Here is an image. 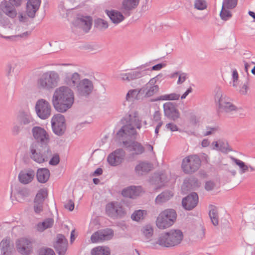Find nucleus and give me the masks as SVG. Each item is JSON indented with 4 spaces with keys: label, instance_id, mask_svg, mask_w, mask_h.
<instances>
[{
    "label": "nucleus",
    "instance_id": "f257e3e1",
    "mask_svg": "<svg viewBox=\"0 0 255 255\" xmlns=\"http://www.w3.org/2000/svg\"><path fill=\"white\" fill-rule=\"evenodd\" d=\"M74 102V92L68 87L62 86L55 90L52 98V104L57 112H66L72 107Z\"/></svg>",
    "mask_w": 255,
    "mask_h": 255
},
{
    "label": "nucleus",
    "instance_id": "f03ea898",
    "mask_svg": "<svg viewBox=\"0 0 255 255\" xmlns=\"http://www.w3.org/2000/svg\"><path fill=\"white\" fill-rule=\"evenodd\" d=\"M124 121H125V125L119 130L117 134L121 137L129 136L130 138H135V135L137 132L134 127L138 129L141 127V121L139 120L138 114L137 112L129 114ZM125 124V122H124Z\"/></svg>",
    "mask_w": 255,
    "mask_h": 255
},
{
    "label": "nucleus",
    "instance_id": "7ed1b4c3",
    "mask_svg": "<svg viewBox=\"0 0 255 255\" xmlns=\"http://www.w3.org/2000/svg\"><path fill=\"white\" fill-rule=\"evenodd\" d=\"M14 124L12 132L17 135L22 130H29L35 125V121L28 110H20L16 114Z\"/></svg>",
    "mask_w": 255,
    "mask_h": 255
},
{
    "label": "nucleus",
    "instance_id": "20e7f679",
    "mask_svg": "<svg viewBox=\"0 0 255 255\" xmlns=\"http://www.w3.org/2000/svg\"><path fill=\"white\" fill-rule=\"evenodd\" d=\"M183 233L179 229H174L160 233V246L170 248L179 245L183 239Z\"/></svg>",
    "mask_w": 255,
    "mask_h": 255
},
{
    "label": "nucleus",
    "instance_id": "39448f33",
    "mask_svg": "<svg viewBox=\"0 0 255 255\" xmlns=\"http://www.w3.org/2000/svg\"><path fill=\"white\" fill-rule=\"evenodd\" d=\"M60 81L59 75L55 71H48L43 73L37 81L39 89L50 91L57 86Z\"/></svg>",
    "mask_w": 255,
    "mask_h": 255
},
{
    "label": "nucleus",
    "instance_id": "423d86ee",
    "mask_svg": "<svg viewBox=\"0 0 255 255\" xmlns=\"http://www.w3.org/2000/svg\"><path fill=\"white\" fill-rule=\"evenodd\" d=\"M30 153V158L39 163L47 161L52 156V151L49 145H39V143L31 144Z\"/></svg>",
    "mask_w": 255,
    "mask_h": 255
},
{
    "label": "nucleus",
    "instance_id": "0eeeda50",
    "mask_svg": "<svg viewBox=\"0 0 255 255\" xmlns=\"http://www.w3.org/2000/svg\"><path fill=\"white\" fill-rule=\"evenodd\" d=\"M215 98L218 103L220 112L230 113L237 110L236 107L231 102L230 99L220 88L217 89Z\"/></svg>",
    "mask_w": 255,
    "mask_h": 255
},
{
    "label": "nucleus",
    "instance_id": "6e6552de",
    "mask_svg": "<svg viewBox=\"0 0 255 255\" xmlns=\"http://www.w3.org/2000/svg\"><path fill=\"white\" fill-rule=\"evenodd\" d=\"M201 160L199 157L196 155H191L183 159L182 168L183 171L188 174H192L196 172L200 168Z\"/></svg>",
    "mask_w": 255,
    "mask_h": 255
},
{
    "label": "nucleus",
    "instance_id": "1a4fd4ad",
    "mask_svg": "<svg viewBox=\"0 0 255 255\" xmlns=\"http://www.w3.org/2000/svg\"><path fill=\"white\" fill-rule=\"evenodd\" d=\"M177 213L172 209H168L160 213V230L171 227L176 222Z\"/></svg>",
    "mask_w": 255,
    "mask_h": 255
},
{
    "label": "nucleus",
    "instance_id": "9d476101",
    "mask_svg": "<svg viewBox=\"0 0 255 255\" xmlns=\"http://www.w3.org/2000/svg\"><path fill=\"white\" fill-rule=\"evenodd\" d=\"M106 212L109 217L114 219L123 218L126 214L123 206L118 202H112L107 204Z\"/></svg>",
    "mask_w": 255,
    "mask_h": 255
},
{
    "label": "nucleus",
    "instance_id": "9b49d317",
    "mask_svg": "<svg viewBox=\"0 0 255 255\" xmlns=\"http://www.w3.org/2000/svg\"><path fill=\"white\" fill-rule=\"evenodd\" d=\"M32 133L36 142L33 143H39V145H48L50 137L47 131L40 127L35 126L32 129Z\"/></svg>",
    "mask_w": 255,
    "mask_h": 255
},
{
    "label": "nucleus",
    "instance_id": "f8f14e48",
    "mask_svg": "<svg viewBox=\"0 0 255 255\" xmlns=\"http://www.w3.org/2000/svg\"><path fill=\"white\" fill-rule=\"evenodd\" d=\"M51 126L53 132L57 135H62L66 130L65 119L60 114L55 115L51 119Z\"/></svg>",
    "mask_w": 255,
    "mask_h": 255
},
{
    "label": "nucleus",
    "instance_id": "ddd939ff",
    "mask_svg": "<svg viewBox=\"0 0 255 255\" xmlns=\"http://www.w3.org/2000/svg\"><path fill=\"white\" fill-rule=\"evenodd\" d=\"M35 111L38 117L42 120L48 118L51 115V106L46 100H38L35 104Z\"/></svg>",
    "mask_w": 255,
    "mask_h": 255
},
{
    "label": "nucleus",
    "instance_id": "4468645a",
    "mask_svg": "<svg viewBox=\"0 0 255 255\" xmlns=\"http://www.w3.org/2000/svg\"><path fill=\"white\" fill-rule=\"evenodd\" d=\"M33 242L31 239L21 238L16 242L17 252L21 255H30L33 252Z\"/></svg>",
    "mask_w": 255,
    "mask_h": 255
},
{
    "label": "nucleus",
    "instance_id": "2eb2a0df",
    "mask_svg": "<svg viewBox=\"0 0 255 255\" xmlns=\"http://www.w3.org/2000/svg\"><path fill=\"white\" fill-rule=\"evenodd\" d=\"M77 94L79 97H88L92 93L94 86L91 81L84 79L76 86Z\"/></svg>",
    "mask_w": 255,
    "mask_h": 255
},
{
    "label": "nucleus",
    "instance_id": "dca6fc26",
    "mask_svg": "<svg viewBox=\"0 0 255 255\" xmlns=\"http://www.w3.org/2000/svg\"><path fill=\"white\" fill-rule=\"evenodd\" d=\"M113 236V230L111 229L106 228L93 233L91 237V240L93 243H96L110 240L112 239Z\"/></svg>",
    "mask_w": 255,
    "mask_h": 255
},
{
    "label": "nucleus",
    "instance_id": "f3484780",
    "mask_svg": "<svg viewBox=\"0 0 255 255\" xmlns=\"http://www.w3.org/2000/svg\"><path fill=\"white\" fill-rule=\"evenodd\" d=\"M22 1V0H9V3L5 1L3 6L1 5V10L6 15L13 18L17 15L16 11L13 6H20Z\"/></svg>",
    "mask_w": 255,
    "mask_h": 255
},
{
    "label": "nucleus",
    "instance_id": "a211bd4d",
    "mask_svg": "<svg viewBox=\"0 0 255 255\" xmlns=\"http://www.w3.org/2000/svg\"><path fill=\"white\" fill-rule=\"evenodd\" d=\"M126 155V152L122 148H119L110 153L107 161L111 166H116L122 163Z\"/></svg>",
    "mask_w": 255,
    "mask_h": 255
},
{
    "label": "nucleus",
    "instance_id": "6ab92c4d",
    "mask_svg": "<svg viewBox=\"0 0 255 255\" xmlns=\"http://www.w3.org/2000/svg\"><path fill=\"white\" fill-rule=\"evenodd\" d=\"M92 19L90 16L77 17L73 22V24L77 27L81 28L85 32H88L91 28Z\"/></svg>",
    "mask_w": 255,
    "mask_h": 255
},
{
    "label": "nucleus",
    "instance_id": "aec40b11",
    "mask_svg": "<svg viewBox=\"0 0 255 255\" xmlns=\"http://www.w3.org/2000/svg\"><path fill=\"white\" fill-rule=\"evenodd\" d=\"M164 115L168 118L176 121L180 118V113L174 103L167 102L163 105Z\"/></svg>",
    "mask_w": 255,
    "mask_h": 255
},
{
    "label": "nucleus",
    "instance_id": "412c9836",
    "mask_svg": "<svg viewBox=\"0 0 255 255\" xmlns=\"http://www.w3.org/2000/svg\"><path fill=\"white\" fill-rule=\"evenodd\" d=\"M57 239L53 247L58 255H65L68 247L67 240L62 234H58Z\"/></svg>",
    "mask_w": 255,
    "mask_h": 255
},
{
    "label": "nucleus",
    "instance_id": "4be33fe9",
    "mask_svg": "<svg viewBox=\"0 0 255 255\" xmlns=\"http://www.w3.org/2000/svg\"><path fill=\"white\" fill-rule=\"evenodd\" d=\"M140 0H123L120 9L127 16H129L131 11L135 9L139 4Z\"/></svg>",
    "mask_w": 255,
    "mask_h": 255
},
{
    "label": "nucleus",
    "instance_id": "5701e85b",
    "mask_svg": "<svg viewBox=\"0 0 255 255\" xmlns=\"http://www.w3.org/2000/svg\"><path fill=\"white\" fill-rule=\"evenodd\" d=\"M123 143L128 150L132 152L133 155H139L144 152V147L137 141L125 140Z\"/></svg>",
    "mask_w": 255,
    "mask_h": 255
},
{
    "label": "nucleus",
    "instance_id": "b1692460",
    "mask_svg": "<svg viewBox=\"0 0 255 255\" xmlns=\"http://www.w3.org/2000/svg\"><path fill=\"white\" fill-rule=\"evenodd\" d=\"M198 203V196L195 192H193L182 199V204L184 209L191 210L194 208Z\"/></svg>",
    "mask_w": 255,
    "mask_h": 255
},
{
    "label": "nucleus",
    "instance_id": "393cba45",
    "mask_svg": "<svg viewBox=\"0 0 255 255\" xmlns=\"http://www.w3.org/2000/svg\"><path fill=\"white\" fill-rule=\"evenodd\" d=\"M46 192L43 190H40L36 195L34 200V211L38 214L43 211V206Z\"/></svg>",
    "mask_w": 255,
    "mask_h": 255
},
{
    "label": "nucleus",
    "instance_id": "a878e982",
    "mask_svg": "<svg viewBox=\"0 0 255 255\" xmlns=\"http://www.w3.org/2000/svg\"><path fill=\"white\" fill-rule=\"evenodd\" d=\"M41 0H28L26 3V13L30 18L35 16L36 12L38 10Z\"/></svg>",
    "mask_w": 255,
    "mask_h": 255
},
{
    "label": "nucleus",
    "instance_id": "bb28decb",
    "mask_svg": "<svg viewBox=\"0 0 255 255\" xmlns=\"http://www.w3.org/2000/svg\"><path fill=\"white\" fill-rule=\"evenodd\" d=\"M141 189L140 186H129L122 190V195L125 197L135 199L136 197L139 196Z\"/></svg>",
    "mask_w": 255,
    "mask_h": 255
},
{
    "label": "nucleus",
    "instance_id": "cd10ccee",
    "mask_svg": "<svg viewBox=\"0 0 255 255\" xmlns=\"http://www.w3.org/2000/svg\"><path fill=\"white\" fill-rule=\"evenodd\" d=\"M143 75V74L141 71L131 70L128 73H120L119 77L123 81L130 82L138 79Z\"/></svg>",
    "mask_w": 255,
    "mask_h": 255
},
{
    "label": "nucleus",
    "instance_id": "c85d7f7f",
    "mask_svg": "<svg viewBox=\"0 0 255 255\" xmlns=\"http://www.w3.org/2000/svg\"><path fill=\"white\" fill-rule=\"evenodd\" d=\"M158 75L151 79L148 83L146 84L147 88L146 97H150L156 94L159 90L158 85L156 84L158 80Z\"/></svg>",
    "mask_w": 255,
    "mask_h": 255
},
{
    "label": "nucleus",
    "instance_id": "c756f323",
    "mask_svg": "<svg viewBox=\"0 0 255 255\" xmlns=\"http://www.w3.org/2000/svg\"><path fill=\"white\" fill-rule=\"evenodd\" d=\"M35 176V172L32 169L21 171L18 174V179L20 183L27 184L31 182Z\"/></svg>",
    "mask_w": 255,
    "mask_h": 255
},
{
    "label": "nucleus",
    "instance_id": "7c9ffc66",
    "mask_svg": "<svg viewBox=\"0 0 255 255\" xmlns=\"http://www.w3.org/2000/svg\"><path fill=\"white\" fill-rule=\"evenodd\" d=\"M152 164L148 162H140L135 167V171L138 175H143L149 172L152 168Z\"/></svg>",
    "mask_w": 255,
    "mask_h": 255
},
{
    "label": "nucleus",
    "instance_id": "2f4dec72",
    "mask_svg": "<svg viewBox=\"0 0 255 255\" xmlns=\"http://www.w3.org/2000/svg\"><path fill=\"white\" fill-rule=\"evenodd\" d=\"M106 13L114 23H119L125 19L123 13L116 10H106Z\"/></svg>",
    "mask_w": 255,
    "mask_h": 255
},
{
    "label": "nucleus",
    "instance_id": "473e14b6",
    "mask_svg": "<svg viewBox=\"0 0 255 255\" xmlns=\"http://www.w3.org/2000/svg\"><path fill=\"white\" fill-rule=\"evenodd\" d=\"M50 177V171L46 168H39L36 172L38 181L41 183H46Z\"/></svg>",
    "mask_w": 255,
    "mask_h": 255
},
{
    "label": "nucleus",
    "instance_id": "72a5a7b5",
    "mask_svg": "<svg viewBox=\"0 0 255 255\" xmlns=\"http://www.w3.org/2000/svg\"><path fill=\"white\" fill-rule=\"evenodd\" d=\"M1 251L2 255H11L13 250V247L10 245L9 239H3L0 244Z\"/></svg>",
    "mask_w": 255,
    "mask_h": 255
},
{
    "label": "nucleus",
    "instance_id": "f704fd0d",
    "mask_svg": "<svg viewBox=\"0 0 255 255\" xmlns=\"http://www.w3.org/2000/svg\"><path fill=\"white\" fill-rule=\"evenodd\" d=\"M209 211V216L212 224L214 226H217L219 224V214L216 207L213 205H210Z\"/></svg>",
    "mask_w": 255,
    "mask_h": 255
},
{
    "label": "nucleus",
    "instance_id": "c9c22d12",
    "mask_svg": "<svg viewBox=\"0 0 255 255\" xmlns=\"http://www.w3.org/2000/svg\"><path fill=\"white\" fill-rule=\"evenodd\" d=\"M231 159L235 165L239 167L241 174H243L249 171V167L244 162L234 157H231Z\"/></svg>",
    "mask_w": 255,
    "mask_h": 255
},
{
    "label": "nucleus",
    "instance_id": "e433bc0d",
    "mask_svg": "<svg viewBox=\"0 0 255 255\" xmlns=\"http://www.w3.org/2000/svg\"><path fill=\"white\" fill-rule=\"evenodd\" d=\"M80 75L75 72L73 73L71 76H66L65 78V82L67 85L71 87L75 86L76 84H77L80 81Z\"/></svg>",
    "mask_w": 255,
    "mask_h": 255
},
{
    "label": "nucleus",
    "instance_id": "4c0bfd02",
    "mask_svg": "<svg viewBox=\"0 0 255 255\" xmlns=\"http://www.w3.org/2000/svg\"><path fill=\"white\" fill-rule=\"evenodd\" d=\"M91 255H110V250L108 247L99 246L92 250Z\"/></svg>",
    "mask_w": 255,
    "mask_h": 255
},
{
    "label": "nucleus",
    "instance_id": "58836bf2",
    "mask_svg": "<svg viewBox=\"0 0 255 255\" xmlns=\"http://www.w3.org/2000/svg\"><path fill=\"white\" fill-rule=\"evenodd\" d=\"M172 51V49L169 44L163 43L160 47V59L165 58Z\"/></svg>",
    "mask_w": 255,
    "mask_h": 255
},
{
    "label": "nucleus",
    "instance_id": "ea45409f",
    "mask_svg": "<svg viewBox=\"0 0 255 255\" xmlns=\"http://www.w3.org/2000/svg\"><path fill=\"white\" fill-rule=\"evenodd\" d=\"M108 23L107 21L102 19L97 18L94 21V26L100 30L106 29L108 27Z\"/></svg>",
    "mask_w": 255,
    "mask_h": 255
},
{
    "label": "nucleus",
    "instance_id": "a19ab883",
    "mask_svg": "<svg viewBox=\"0 0 255 255\" xmlns=\"http://www.w3.org/2000/svg\"><path fill=\"white\" fill-rule=\"evenodd\" d=\"M146 214L145 210H138L135 211L131 216L132 220L135 221H139L143 219L144 216Z\"/></svg>",
    "mask_w": 255,
    "mask_h": 255
},
{
    "label": "nucleus",
    "instance_id": "79ce46f5",
    "mask_svg": "<svg viewBox=\"0 0 255 255\" xmlns=\"http://www.w3.org/2000/svg\"><path fill=\"white\" fill-rule=\"evenodd\" d=\"M180 95L175 93L166 94L160 96V101H174L178 100Z\"/></svg>",
    "mask_w": 255,
    "mask_h": 255
},
{
    "label": "nucleus",
    "instance_id": "37998d69",
    "mask_svg": "<svg viewBox=\"0 0 255 255\" xmlns=\"http://www.w3.org/2000/svg\"><path fill=\"white\" fill-rule=\"evenodd\" d=\"M230 8H226L222 5V9L221 10L220 16L221 19L224 21H227L231 18L232 14L231 12L229 10Z\"/></svg>",
    "mask_w": 255,
    "mask_h": 255
},
{
    "label": "nucleus",
    "instance_id": "c03bdc74",
    "mask_svg": "<svg viewBox=\"0 0 255 255\" xmlns=\"http://www.w3.org/2000/svg\"><path fill=\"white\" fill-rule=\"evenodd\" d=\"M149 182L150 184L156 185L155 189H158L159 188V173H155L152 175L150 177Z\"/></svg>",
    "mask_w": 255,
    "mask_h": 255
},
{
    "label": "nucleus",
    "instance_id": "a18cd8bd",
    "mask_svg": "<svg viewBox=\"0 0 255 255\" xmlns=\"http://www.w3.org/2000/svg\"><path fill=\"white\" fill-rule=\"evenodd\" d=\"M170 178V172L168 168L164 169L160 173V184L161 182L166 183ZM161 185L160 184V186Z\"/></svg>",
    "mask_w": 255,
    "mask_h": 255
},
{
    "label": "nucleus",
    "instance_id": "49530a36",
    "mask_svg": "<svg viewBox=\"0 0 255 255\" xmlns=\"http://www.w3.org/2000/svg\"><path fill=\"white\" fill-rule=\"evenodd\" d=\"M142 97H139L137 93V89L129 90L127 94L126 99L128 101L133 99L139 100Z\"/></svg>",
    "mask_w": 255,
    "mask_h": 255
},
{
    "label": "nucleus",
    "instance_id": "de8ad7c7",
    "mask_svg": "<svg viewBox=\"0 0 255 255\" xmlns=\"http://www.w3.org/2000/svg\"><path fill=\"white\" fill-rule=\"evenodd\" d=\"M142 232L144 236L149 239L153 235V229L150 225H148L143 228Z\"/></svg>",
    "mask_w": 255,
    "mask_h": 255
},
{
    "label": "nucleus",
    "instance_id": "09e8293b",
    "mask_svg": "<svg viewBox=\"0 0 255 255\" xmlns=\"http://www.w3.org/2000/svg\"><path fill=\"white\" fill-rule=\"evenodd\" d=\"M194 7L198 10H204L207 7V3L205 0H195Z\"/></svg>",
    "mask_w": 255,
    "mask_h": 255
},
{
    "label": "nucleus",
    "instance_id": "8fccbe9b",
    "mask_svg": "<svg viewBox=\"0 0 255 255\" xmlns=\"http://www.w3.org/2000/svg\"><path fill=\"white\" fill-rule=\"evenodd\" d=\"M188 183L191 188L193 189L199 188L201 186L200 182L195 177L190 178L188 180Z\"/></svg>",
    "mask_w": 255,
    "mask_h": 255
},
{
    "label": "nucleus",
    "instance_id": "3c124183",
    "mask_svg": "<svg viewBox=\"0 0 255 255\" xmlns=\"http://www.w3.org/2000/svg\"><path fill=\"white\" fill-rule=\"evenodd\" d=\"M237 1L238 0H224L222 5L226 8L233 9L236 6Z\"/></svg>",
    "mask_w": 255,
    "mask_h": 255
},
{
    "label": "nucleus",
    "instance_id": "603ef678",
    "mask_svg": "<svg viewBox=\"0 0 255 255\" xmlns=\"http://www.w3.org/2000/svg\"><path fill=\"white\" fill-rule=\"evenodd\" d=\"M38 255H55L54 251L48 248H41L38 251Z\"/></svg>",
    "mask_w": 255,
    "mask_h": 255
},
{
    "label": "nucleus",
    "instance_id": "864d4df0",
    "mask_svg": "<svg viewBox=\"0 0 255 255\" xmlns=\"http://www.w3.org/2000/svg\"><path fill=\"white\" fill-rule=\"evenodd\" d=\"M16 64L14 63H8L7 64L5 72L7 77H9L12 76V74L14 73Z\"/></svg>",
    "mask_w": 255,
    "mask_h": 255
},
{
    "label": "nucleus",
    "instance_id": "5fc2aeb1",
    "mask_svg": "<svg viewBox=\"0 0 255 255\" xmlns=\"http://www.w3.org/2000/svg\"><path fill=\"white\" fill-rule=\"evenodd\" d=\"M173 196V193L170 191H165L160 194V201H166Z\"/></svg>",
    "mask_w": 255,
    "mask_h": 255
},
{
    "label": "nucleus",
    "instance_id": "6e6d98bb",
    "mask_svg": "<svg viewBox=\"0 0 255 255\" xmlns=\"http://www.w3.org/2000/svg\"><path fill=\"white\" fill-rule=\"evenodd\" d=\"M224 144V143L223 141L219 140L218 141H213L211 145L213 146L212 149L214 150L223 151Z\"/></svg>",
    "mask_w": 255,
    "mask_h": 255
},
{
    "label": "nucleus",
    "instance_id": "4d7b16f0",
    "mask_svg": "<svg viewBox=\"0 0 255 255\" xmlns=\"http://www.w3.org/2000/svg\"><path fill=\"white\" fill-rule=\"evenodd\" d=\"M51 158L49 161V164L51 165H56L59 163L60 158L58 153H55L51 156Z\"/></svg>",
    "mask_w": 255,
    "mask_h": 255
},
{
    "label": "nucleus",
    "instance_id": "13d9d810",
    "mask_svg": "<svg viewBox=\"0 0 255 255\" xmlns=\"http://www.w3.org/2000/svg\"><path fill=\"white\" fill-rule=\"evenodd\" d=\"M165 128L167 130H169L171 131H178L179 128L177 125L173 123H169L165 125Z\"/></svg>",
    "mask_w": 255,
    "mask_h": 255
},
{
    "label": "nucleus",
    "instance_id": "bf43d9fd",
    "mask_svg": "<svg viewBox=\"0 0 255 255\" xmlns=\"http://www.w3.org/2000/svg\"><path fill=\"white\" fill-rule=\"evenodd\" d=\"M215 187V183L211 180L208 181L205 183V189L208 191L213 190Z\"/></svg>",
    "mask_w": 255,
    "mask_h": 255
},
{
    "label": "nucleus",
    "instance_id": "052dcab7",
    "mask_svg": "<svg viewBox=\"0 0 255 255\" xmlns=\"http://www.w3.org/2000/svg\"><path fill=\"white\" fill-rule=\"evenodd\" d=\"M137 93L138 94V96H139V97H141V96H143V97L147 98V88L146 87V85H145L140 89H137Z\"/></svg>",
    "mask_w": 255,
    "mask_h": 255
},
{
    "label": "nucleus",
    "instance_id": "680f3d73",
    "mask_svg": "<svg viewBox=\"0 0 255 255\" xmlns=\"http://www.w3.org/2000/svg\"><path fill=\"white\" fill-rule=\"evenodd\" d=\"M218 130V127H207V131L204 133V136H208L214 133Z\"/></svg>",
    "mask_w": 255,
    "mask_h": 255
},
{
    "label": "nucleus",
    "instance_id": "e2e57ef3",
    "mask_svg": "<svg viewBox=\"0 0 255 255\" xmlns=\"http://www.w3.org/2000/svg\"><path fill=\"white\" fill-rule=\"evenodd\" d=\"M42 223L45 226L46 229L51 228L53 225L54 220L52 218H47Z\"/></svg>",
    "mask_w": 255,
    "mask_h": 255
},
{
    "label": "nucleus",
    "instance_id": "0e129e2a",
    "mask_svg": "<svg viewBox=\"0 0 255 255\" xmlns=\"http://www.w3.org/2000/svg\"><path fill=\"white\" fill-rule=\"evenodd\" d=\"M75 204L74 201L71 199L68 201L67 203L64 205L65 208L69 210L70 211H72L74 210Z\"/></svg>",
    "mask_w": 255,
    "mask_h": 255
},
{
    "label": "nucleus",
    "instance_id": "69168bd1",
    "mask_svg": "<svg viewBox=\"0 0 255 255\" xmlns=\"http://www.w3.org/2000/svg\"><path fill=\"white\" fill-rule=\"evenodd\" d=\"M178 76L179 77L177 83V84H181L183 83L186 79L187 74L185 73H180V72H179Z\"/></svg>",
    "mask_w": 255,
    "mask_h": 255
},
{
    "label": "nucleus",
    "instance_id": "338daca9",
    "mask_svg": "<svg viewBox=\"0 0 255 255\" xmlns=\"http://www.w3.org/2000/svg\"><path fill=\"white\" fill-rule=\"evenodd\" d=\"M249 87L247 83H245L243 85L242 87L239 90V93L242 95H246L247 94Z\"/></svg>",
    "mask_w": 255,
    "mask_h": 255
},
{
    "label": "nucleus",
    "instance_id": "774afa93",
    "mask_svg": "<svg viewBox=\"0 0 255 255\" xmlns=\"http://www.w3.org/2000/svg\"><path fill=\"white\" fill-rule=\"evenodd\" d=\"M228 171L231 174V175L233 176H235L237 175V170L235 167L234 164L230 165Z\"/></svg>",
    "mask_w": 255,
    "mask_h": 255
}]
</instances>
